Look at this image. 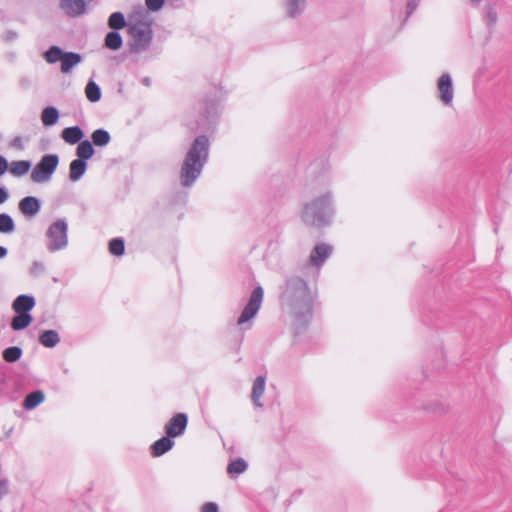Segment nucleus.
<instances>
[{"label":"nucleus","mask_w":512,"mask_h":512,"mask_svg":"<svg viewBox=\"0 0 512 512\" xmlns=\"http://www.w3.org/2000/svg\"><path fill=\"white\" fill-rule=\"evenodd\" d=\"M109 251L116 256L122 255L124 253V241L121 238L112 239L109 242Z\"/></svg>","instance_id":"72a5a7b5"},{"label":"nucleus","mask_w":512,"mask_h":512,"mask_svg":"<svg viewBox=\"0 0 512 512\" xmlns=\"http://www.w3.org/2000/svg\"><path fill=\"white\" fill-rule=\"evenodd\" d=\"M12 430H13V428H10V429L6 432L5 436H6L7 438L11 435Z\"/></svg>","instance_id":"a18cd8bd"},{"label":"nucleus","mask_w":512,"mask_h":512,"mask_svg":"<svg viewBox=\"0 0 512 512\" xmlns=\"http://www.w3.org/2000/svg\"><path fill=\"white\" fill-rule=\"evenodd\" d=\"M187 416L183 413H178L173 416L165 426V432L169 437H177L184 433L187 426Z\"/></svg>","instance_id":"1a4fd4ad"},{"label":"nucleus","mask_w":512,"mask_h":512,"mask_svg":"<svg viewBox=\"0 0 512 512\" xmlns=\"http://www.w3.org/2000/svg\"><path fill=\"white\" fill-rule=\"evenodd\" d=\"M145 4L148 10L157 12L163 7L164 0H145Z\"/></svg>","instance_id":"c9c22d12"},{"label":"nucleus","mask_w":512,"mask_h":512,"mask_svg":"<svg viewBox=\"0 0 512 512\" xmlns=\"http://www.w3.org/2000/svg\"><path fill=\"white\" fill-rule=\"evenodd\" d=\"M15 230V224L12 217L6 213L0 214V233H12Z\"/></svg>","instance_id":"7c9ffc66"},{"label":"nucleus","mask_w":512,"mask_h":512,"mask_svg":"<svg viewBox=\"0 0 512 512\" xmlns=\"http://www.w3.org/2000/svg\"><path fill=\"white\" fill-rule=\"evenodd\" d=\"M8 251L5 247L0 246V259L7 255Z\"/></svg>","instance_id":"37998d69"},{"label":"nucleus","mask_w":512,"mask_h":512,"mask_svg":"<svg viewBox=\"0 0 512 512\" xmlns=\"http://www.w3.org/2000/svg\"><path fill=\"white\" fill-rule=\"evenodd\" d=\"M209 141L204 135L198 136L189 148L180 172L181 184L191 186L199 177L208 159Z\"/></svg>","instance_id":"f03ea898"},{"label":"nucleus","mask_w":512,"mask_h":512,"mask_svg":"<svg viewBox=\"0 0 512 512\" xmlns=\"http://www.w3.org/2000/svg\"><path fill=\"white\" fill-rule=\"evenodd\" d=\"M64 53L58 46H52L45 52L44 58L48 63H56L62 60Z\"/></svg>","instance_id":"2f4dec72"},{"label":"nucleus","mask_w":512,"mask_h":512,"mask_svg":"<svg viewBox=\"0 0 512 512\" xmlns=\"http://www.w3.org/2000/svg\"><path fill=\"white\" fill-rule=\"evenodd\" d=\"M473 3H479L481 0H470Z\"/></svg>","instance_id":"49530a36"},{"label":"nucleus","mask_w":512,"mask_h":512,"mask_svg":"<svg viewBox=\"0 0 512 512\" xmlns=\"http://www.w3.org/2000/svg\"><path fill=\"white\" fill-rule=\"evenodd\" d=\"M170 438L171 437L167 436L155 441L151 446L152 455L158 457L169 451L174 445V442Z\"/></svg>","instance_id":"f3484780"},{"label":"nucleus","mask_w":512,"mask_h":512,"mask_svg":"<svg viewBox=\"0 0 512 512\" xmlns=\"http://www.w3.org/2000/svg\"><path fill=\"white\" fill-rule=\"evenodd\" d=\"M9 198V193L6 188L0 187V204L6 202Z\"/></svg>","instance_id":"a19ab883"},{"label":"nucleus","mask_w":512,"mask_h":512,"mask_svg":"<svg viewBox=\"0 0 512 512\" xmlns=\"http://www.w3.org/2000/svg\"><path fill=\"white\" fill-rule=\"evenodd\" d=\"M68 225L63 219L53 222L46 231V247L50 252H56L68 245Z\"/></svg>","instance_id":"39448f33"},{"label":"nucleus","mask_w":512,"mask_h":512,"mask_svg":"<svg viewBox=\"0 0 512 512\" xmlns=\"http://www.w3.org/2000/svg\"><path fill=\"white\" fill-rule=\"evenodd\" d=\"M22 349L17 346H11L6 348L2 352L3 359L8 363H14L18 361L22 356Z\"/></svg>","instance_id":"c85d7f7f"},{"label":"nucleus","mask_w":512,"mask_h":512,"mask_svg":"<svg viewBox=\"0 0 512 512\" xmlns=\"http://www.w3.org/2000/svg\"><path fill=\"white\" fill-rule=\"evenodd\" d=\"M332 193L330 191L306 202L301 211L302 221L309 226L321 227L329 223L333 214Z\"/></svg>","instance_id":"7ed1b4c3"},{"label":"nucleus","mask_w":512,"mask_h":512,"mask_svg":"<svg viewBox=\"0 0 512 512\" xmlns=\"http://www.w3.org/2000/svg\"><path fill=\"white\" fill-rule=\"evenodd\" d=\"M35 306V299L31 295H19L12 303L15 312L29 313Z\"/></svg>","instance_id":"ddd939ff"},{"label":"nucleus","mask_w":512,"mask_h":512,"mask_svg":"<svg viewBox=\"0 0 512 512\" xmlns=\"http://www.w3.org/2000/svg\"><path fill=\"white\" fill-rule=\"evenodd\" d=\"M247 469V463L239 458L229 463L227 467V473L230 475H238L243 473Z\"/></svg>","instance_id":"473e14b6"},{"label":"nucleus","mask_w":512,"mask_h":512,"mask_svg":"<svg viewBox=\"0 0 512 512\" xmlns=\"http://www.w3.org/2000/svg\"><path fill=\"white\" fill-rule=\"evenodd\" d=\"M18 207L25 217L33 218L39 213L41 209V202L34 196H26L20 200Z\"/></svg>","instance_id":"9b49d317"},{"label":"nucleus","mask_w":512,"mask_h":512,"mask_svg":"<svg viewBox=\"0 0 512 512\" xmlns=\"http://www.w3.org/2000/svg\"><path fill=\"white\" fill-rule=\"evenodd\" d=\"M128 33L131 36L130 49L132 52L145 51L152 40L151 23L147 20L146 12L140 7L129 16Z\"/></svg>","instance_id":"20e7f679"},{"label":"nucleus","mask_w":512,"mask_h":512,"mask_svg":"<svg viewBox=\"0 0 512 512\" xmlns=\"http://www.w3.org/2000/svg\"><path fill=\"white\" fill-rule=\"evenodd\" d=\"M30 166V162L25 160L13 161L10 165L8 164L10 173L17 177L25 175L29 171Z\"/></svg>","instance_id":"5701e85b"},{"label":"nucleus","mask_w":512,"mask_h":512,"mask_svg":"<svg viewBox=\"0 0 512 512\" xmlns=\"http://www.w3.org/2000/svg\"><path fill=\"white\" fill-rule=\"evenodd\" d=\"M45 399L44 393L40 390L29 393L24 401L23 407L27 410H32L41 404Z\"/></svg>","instance_id":"6ab92c4d"},{"label":"nucleus","mask_w":512,"mask_h":512,"mask_svg":"<svg viewBox=\"0 0 512 512\" xmlns=\"http://www.w3.org/2000/svg\"><path fill=\"white\" fill-rule=\"evenodd\" d=\"M61 9L69 16L76 17L86 12L85 0H61Z\"/></svg>","instance_id":"f8f14e48"},{"label":"nucleus","mask_w":512,"mask_h":512,"mask_svg":"<svg viewBox=\"0 0 512 512\" xmlns=\"http://www.w3.org/2000/svg\"><path fill=\"white\" fill-rule=\"evenodd\" d=\"M39 342L47 348H53L60 342V336L55 330H45L39 336Z\"/></svg>","instance_id":"a211bd4d"},{"label":"nucleus","mask_w":512,"mask_h":512,"mask_svg":"<svg viewBox=\"0 0 512 512\" xmlns=\"http://www.w3.org/2000/svg\"><path fill=\"white\" fill-rule=\"evenodd\" d=\"M202 512H218V506L213 502L205 503L202 506Z\"/></svg>","instance_id":"58836bf2"},{"label":"nucleus","mask_w":512,"mask_h":512,"mask_svg":"<svg viewBox=\"0 0 512 512\" xmlns=\"http://www.w3.org/2000/svg\"><path fill=\"white\" fill-rule=\"evenodd\" d=\"M12 146L21 148L22 147V139L21 137H16L12 141Z\"/></svg>","instance_id":"79ce46f5"},{"label":"nucleus","mask_w":512,"mask_h":512,"mask_svg":"<svg viewBox=\"0 0 512 512\" xmlns=\"http://www.w3.org/2000/svg\"><path fill=\"white\" fill-rule=\"evenodd\" d=\"M263 289L261 286L256 287L245 305L243 311L241 312L238 320L237 325L241 326L242 329H250L251 324L250 321L257 315L258 311L261 308L262 301H263Z\"/></svg>","instance_id":"423d86ee"},{"label":"nucleus","mask_w":512,"mask_h":512,"mask_svg":"<svg viewBox=\"0 0 512 512\" xmlns=\"http://www.w3.org/2000/svg\"><path fill=\"white\" fill-rule=\"evenodd\" d=\"M45 266L42 262L34 261L30 267V274L33 276H38L43 273Z\"/></svg>","instance_id":"e433bc0d"},{"label":"nucleus","mask_w":512,"mask_h":512,"mask_svg":"<svg viewBox=\"0 0 512 512\" xmlns=\"http://www.w3.org/2000/svg\"><path fill=\"white\" fill-rule=\"evenodd\" d=\"M59 158L56 154L44 155L31 172V180L35 183L48 182L56 170Z\"/></svg>","instance_id":"0eeeda50"},{"label":"nucleus","mask_w":512,"mask_h":512,"mask_svg":"<svg viewBox=\"0 0 512 512\" xmlns=\"http://www.w3.org/2000/svg\"><path fill=\"white\" fill-rule=\"evenodd\" d=\"M85 95L90 102H98L101 98V89L94 81H89L85 87Z\"/></svg>","instance_id":"bb28decb"},{"label":"nucleus","mask_w":512,"mask_h":512,"mask_svg":"<svg viewBox=\"0 0 512 512\" xmlns=\"http://www.w3.org/2000/svg\"><path fill=\"white\" fill-rule=\"evenodd\" d=\"M288 15L297 16L305 8V0H287L286 2Z\"/></svg>","instance_id":"c756f323"},{"label":"nucleus","mask_w":512,"mask_h":512,"mask_svg":"<svg viewBox=\"0 0 512 512\" xmlns=\"http://www.w3.org/2000/svg\"><path fill=\"white\" fill-rule=\"evenodd\" d=\"M128 26L126 23L125 17L121 12H114L109 16L108 26L113 30H119Z\"/></svg>","instance_id":"cd10ccee"},{"label":"nucleus","mask_w":512,"mask_h":512,"mask_svg":"<svg viewBox=\"0 0 512 512\" xmlns=\"http://www.w3.org/2000/svg\"><path fill=\"white\" fill-rule=\"evenodd\" d=\"M93 144L96 146H106L109 144L111 137L108 131L104 129H97L91 135Z\"/></svg>","instance_id":"a878e982"},{"label":"nucleus","mask_w":512,"mask_h":512,"mask_svg":"<svg viewBox=\"0 0 512 512\" xmlns=\"http://www.w3.org/2000/svg\"><path fill=\"white\" fill-rule=\"evenodd\" d=\"M59 119V112L55 107L49 106L43 109L41 113V120L45 126H52L57 123Z\"/></svg>","instance_id":"412c9836"},{"label":"nucleus","mask_w":512,"mask_h":512,"mask_svg":"<svg viewBox=\"0 0 512 512\" xmlns=\"http://www.w3.org/2000/svg\"><path fill=\"white\" fill-rule=\"evenodd\" d=\"M419 1L420 0H408L406 18H408L414 12L418 6Z\"/></svg>","instance_id":"4c0bfd02"},{"label":"nucleus","mask_w":512,"mask_h":512,"mask_svg":"<svg viewBox=\"0 0 512 512\" xmlns=\"http://www.w3.org/2000/svg\"><path fill=\"white\" fill-rule=\"evenodd\" d=\"M87 164L82 159H74L69 166V178L72 182H76L81 179L85 174Z\"/></svg>","instance_id":"2eb2a0df"},{"label":"nucleus","mask_w":512,"mask_h":512,"mask_svg":"<svg viewBox=\"0 0 512 512\" xmlns=\"http://www.w3.org/2000/svg\"><path fill=\"white\" fill-rule=\"evenodd\" d=\"M94 154V148L88 140L80 141L79 145L76 149L77 159H82L83 161L90 159Z\"/></svg>","instance_id":"b1692460"},{"label":"nucleus","mask_w":512,"mask_h":512,"mask_svg":"<svg viewBox=\"0 0 512 512\" xmlns=\"http://www.w3.org/2000/svg\"><path fill=\"white\" fill-rule=\"evenodd\" d=\"M265 390V378L263 376H258L254 383L252 388V400L255 405L262 406L259 402V399L263 395Z\"/></svg>","instance_id":"4be33fe9"},{"label":"nucleus","mask_w":512,"mask_h":512,"mask_svg":"<svg viewBox=\"0 0 512 512\" xmlns=\"http://www.w3.org/2000/svg\"><path fill=\"white\" fill-rule=\"evenodd\" d=\"M8 169V162L7 160L0 155V176H2L6 170Z\"/></svg>","instance_id":"ea45409f"},{"label":"nucleus","mask_w":512,"mask_h":512,"mask_svg":"<svg viewBox=\"0 0 512 512\" xmlns=\"http://www.w3.org/2000/svg\"><path fill=\"white\" fill-rule=\"evenodd\" d=\"M331 253L332 247L330 245L324 243L318 244L311 251L307 265L315 267L318 271Z\"/></svg>","instance_id":"6e6552de"},{"label":"nucleus","mask_w":512,"mask_h":512,"mask_svg":"<svg viewBox=\"0 0 512 512\" xmlns=\"http://www.w3.org/2000/svg\"><path fill=\"white\" fill-rule=\"evenodd\" d=\"M280 301L282 308L298 321H306L312 315L313 295L307 283L298 276L287 279Z\"/></svg>","instance_id":"f257e3e1"},{"label":"nucleus","mask_w":512,"mask_h":512,"mask_svg":"<svg viewBox=\"0 0 512 512\" xmlns=\"http://www.w3.org/2000/svg\"><path fill=\"white\" fill-rule=\"evenodd\" d=\"M143 83L148 86L150 84V79L149 78H144L143 79Z\"/></svg>","instance_id":"c03bdc74"},{"label":"nucleus","mask_w":512,"mask_h":512,"mask_svg":"<svg viewBox=\"0 0 512 512\" xmlns=\"http://www.w3.org/2000/svg\"><path fill=\"white\" fill-rule=\"evenodd\" d=\"M498 14L494 6H487L485 9V21L487 25L493 26L496 24Z\"/></svg>","instance_id":"f704fd0d"},{"label":"nucleus","mask_w":512,"mask_h":512,"mask_svg":"<svg viewBox=\"0 0 512 512\" xmlns=\"http://www.w3.org/2000/svg\"><path fill=\"white\" fill-rule=\"evenodd\" d=\"M104 43L108 49L119 50L122 47L123 40L118 32L111 31L105 36Z\"/></svg>","instance_id":"393cba45"},{"label":"nucleus","mask_w":512,"mask_h":512,"mask_svg":"<svg viewBox=\"0 0 512 512\" xmlns=\"http://www.w3.org/2000/svg\"><path fill=\"white\" fill-rule=\"evenodd\" d=\"M82 61V57L78 53L65 52L61 60V71L63 73H69L73 67L78 65Z\"/></svg>","instance_id":"dca6fc26"},{"label":"nucleus","mask_w":512,"mask_h":512,"mask_svg":"<svg viewBox=\"0 0 512 512\" xmlns=\"http://www.w3.org/2000/svg\"><path fill=\"white\" fill-rule=\"evenodd\" d=\"M62 139L68 144H76L84 137L82 129L78 126L64 128L61 132Z\"/></svg>","instance_id":"4468645a"},{"label":"nucleus","mask_w":512,"mask_h":512,"mask_svg":"<svg viewBox=\"0 0 512 512\" xmlns=\"http://www.w3.org/2000/svg\"><path fill=\"white\" fill-rule=\"evenodd\" d=\"M18 315L15 316L11 321V327L13 330H22L28 327L33 318L29 313L16 312Z\"/></svg>","instance_id":"aec40b11"},{"label":"nucleus","mask_w":512,"mask_h":512,"mask_svg":"<svg viewBox=\"0 0 512 512\" xmlns=\"http://www.w3.org/2000/svg\"><path fill=\"white\" fill-rule=\"evenodd\" d=\"M437 88L440 100L445 105H450L453 100V85L451 76L448 73L442 74L438 79Z\"/></svg>","instance_id":"9d476101"}]
</instances>
